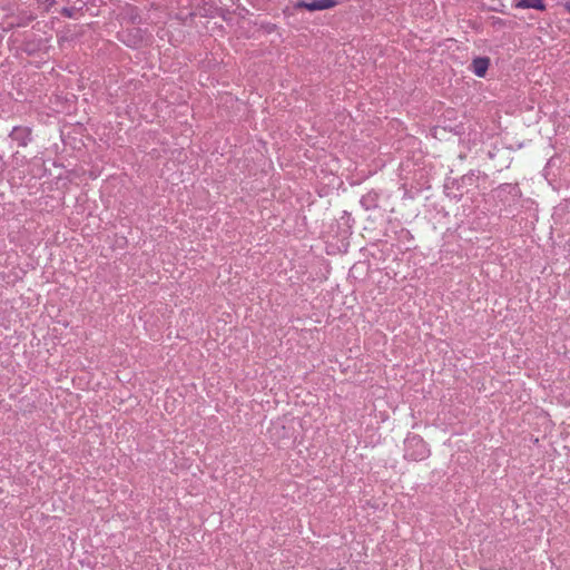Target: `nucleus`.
<instances>
[{
    "mask_svg": "<svg viewBox=\"0 0 570 570\" xmlns=\"http://www.w3.org/2000/svg\"><path fill=\"white\" fill-rule=\"evenodd\" d=\"M428 449L422 439L412 436L405 441V458L411 460H422L425 458Z\"/></svg>",
    "mask_w": 570,
    "mask_h": 570,
    "instance_id": "nucleus-1",
    "label": "nucleus"
},
{
    "mask_svg": "<svg viewBox=\"0 0 570 570\" xmlns=\"http://www.w3.org/2000/svg\"><path fill=\"white\" fill-rule=\"evenodd\" d=\"M515 8L518 9H537L540 11L546 10L544 0H519L515 3Z\"/></svg>",
    "mask_w": 570,
    "mask_h": 570,
    "instance_id": "nucleus-2",
    "label": "nucleus"
},
{
    "mask_svg": "<svg viewBox=\"0 0 570 570\" xmlns=\"http://www.w3.org/2000/svg\"><path fill=\"white\" fill-rule=\"evenodd\" d=\"M29 135H30V132L27 129L14 128L12 130L11 137H12V139L18 140L20 146L24 147L30 141Z\"/></svg>",
    "mask_w": 570,
    "mask_h": 570,
    "instance_id": "nucleus-3",
    "label": "nucleus"
},
{
    "mask_svg": "<svg viewBox=\"0 0 570 570\" xmlns=\"http://www.w3.org/2000/svg\"><path fill=\"white\" fill-rule=\"evenodd\" d=\"M473 71L476 76L483 77L489 67V60L487 58H476L473 60Z\"/></svg>",
    "mask_w": 570,
    "mask_h": 570,
    "instance_id": "nucleus-4",
    "label": "nucleus"
},
{
    "mask_svg": "<svg viewBox=\"0 0 570 570\" xmlns=\"http://www.w3.org/2000/svg\"><path fill=\"white\" fill-rule=\"evenodd\" d=\"M297 9H306L308 11H320L318 6L316 4V0L314 1H299L295 6Z\"/></svg>",
    "mask_w": 570,
    "mask_h": 570,
    "instance_id": "nucleus-5",
    "label": "nucleus"
},
{
    "mask_svg": "<svg viewBox=\"0 0 570 570\" xmlns=\"http://www.w3.org/2000/svg\"><path fill=\"white\" fill-rule=\"evenodd\" d=\"M316 4L318 6V10H326L335 7L337 4V0H316Z\"/></svg>",
    "mask_w": 570,
    "mask_h": 570,
    "instance_id": "nucleus-6",
    "label": "nucleus"
},
{
    "mask_svg": "<svg viewBox=\"0 0 570 570\" xmlns=\"http://www.w3.org/2000/svg\"><path fill=\"white\" fill-rule=\"evenodd\" d=\"M61 14L67 17V18H72L73 17V9L72 8H63L61 10Z\"/></svg>",
    "mask_w": 570,
    "mask_h": 570,
    "instance_id": "nucleus-7",
    "label": "nucleus"
},
{
    "mask_svg": "<svg viewBox=\"0 0 570 570\" xmlns=\"http://www.w3.org/2000/svg\"><path fill=\"white\" fill-rule=\"evenodd\" d=\"M564 8L568 12H570V1L564 4Z\"/></svg>",
    "mask_w": 570,
    "mask_h": 570,
    "instance_id": "nucleus-8",
    "label": "nucleus"
}]
</instances>
